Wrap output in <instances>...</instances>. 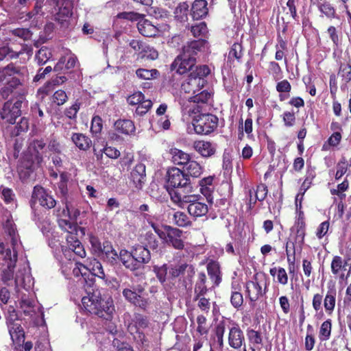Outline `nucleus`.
Here are the masks:
<instances>
[{"label":"nucleus","mask_w":351,"mask_h":351,"mask_svg":"<svg viewBox=\"0 0 351 351\" xmlns=\"http://www.w3.org/2000/svg\"><path fill=\"white\" fill-rule=\"evenodd\" d=\"M197 195V199L189 202L188 206L189 213L194 217H201L206 215L208 211V206L206 204L197 202L198 196Z\"/></svg>","instance_id":"obj_29"},{"label":"nucleus","mask_w":351,"mask_h":351,"mask_svg":"<svg viewBox=\"0 0 351 351\" xmlns=\"http://www.w3.org/2000/svg\"><path fill=\"white\" fill-rule=\"evenodd\" d=\"M210 97L211 93L208 90H204L193 95L191 99L192 101L197 104H207Z\"/></svg>","instance_id":"obj_60"},{"label":"nucleus","mask_w":351,"mask_h":351,"mask_svg":"<svg viewBox=\"0 0 351 351\" xmlns=\"http://www.w3.org/2000/svg\"><path fill=\"white\" fill-rule=\"evenodd\" d=\"M103 128V121L101 118L98 116H94L91 121L90 132L93 135L97 136L99 134Z\"/></svg>","instance_id":"obj_57"},{"label":"nucleus","mask_w":351,"mask_h":351,"mask_svg":"<svg viewBox=\"0 0 351 351\" xmlns=\"http://www.w3.org/2000/svg\"><path fill=\"white\" fill-rule=\"evenodd\" d=\"M130 180L137 189H141L146 180V167L143 163H138L130 173Z\"/></svg>","instance_id":"obj_19"},{"label":"nucleus","mask_w":351,"mask_h":351,"mask_svg":"<svg viewBox=\"0 0 351 351\" xmlns=\"http://www.w3.org/2000/svg\"><path fill=\"white\" fill-rule=\"evenodd\" d=\"M197 59L182 51L170 65L171 71H176L180 75L186 74L195 69Z\"/></svg>","instance_id":"obj_6"},{"label":"nucleus","mask_w":351,"mask_h":351,"mask_svg":"<svg viewBox=\"0 0 351 351\" xmlns=\"http://www.w3.org/2000/svg\"><path fill=\"white\" fill-rule=\"evenodd\" d=\"M119 258L127 269L132 271H136V267H135V261L132 251L131 252H128L125 250H121Z\"/></svg>","instance_id":"obj_36"},{"label":"nucleus","mask_w":351,"mask_h":351,"mask_svg":"<svg viewBox=\"0 0 351 351\" xmlns=\"http://www.w3.org/2000/svg\"><path fill=\"white\" fill-rule=\"evenodd\" d=\"M152 101L150 99H145L137 105L136 114L140 116L145 114L152 106Z\"/></svg>","instance_id":"obj_64"},{"label":"nucleus","mask_w":351,"mask_h":351,"mask_svg":"<svg viewBox=\"0 0 351 351\" xmlns=\"http://www.w3.org/2000/svg\"><path fill=\"white\" fill-rule=\"evenodd\" d=\"M94 156L97 162H101L104 158V154L110 159H117L120 156V152L117 148L109 146L107 143L101 147L97 144L93 145Z\"/></svg>","instance_id":"obj_14"},{"label":"nucleus","mask_w":351,"mask_h":351,"mask_svg":"<svg viewBox=\"0 0 351 351\" xmlns=\"http://www.w3.org/2000/svg\"><path fill=\"white\" fill-rule=\"evenodd\" d=\"M31 55L32 53V47L27 44H22L21 49L14 51L8 45L0 47V62L7 58L8 60L17 59L23 53Z\"/></svg>","instance_id":"obj_13"},{"label":"nucleus","mask_w":351,"mask_h":351,"mask_svg":"<svg viewBox=\"0 0 351 351\" xmlns=\"http://www.w3.org/2000/svg\"><path fill=\"white\" fill-rule=\"evenodd\" d=\"M115 130L120 134L130 135L135 132L134 122L129 119H118L114 123Z\"/></svg>","instance_id":"obj_31"},{"label":"nucleus","mask_w":351,"mask_h":351,"mask_svg":"<svg viewBox=\"0 0 351 351\" xmlns=\"http://www.w3.org/2000/svg\"><path fill=\"white\" fill-rule=\"evenodd\" d=\"M186 268L184 270V274L182 275L183 282L182 285L184 286L185 289H187V286L189 285V287L191 288L192 285V279L195 274V269L192 265L187 264Z\"/></svg>","instance_id":"obj_54"},{"label":"nucleus","mask_w":351,"mask_h":351,"mask_svg":"<svg viewBox=\"0 0 351 351\" xmlns=\"http://www.w3.org/2000/svg\"><path fill=\"white\" fill-rule=\"evenodd\" d=\"M7 324L12 340L16 343L23 342L25 332L21 326V320L17 318L16 314L10 315L7 319Z\"/></svg>","instance_id":"obj_10"},{"label":"nucleus","mask_w":351,"mask_h":351,"mask_svg":"<svg viewBox=\"0 0 351 351\" xmlns=\"http://www.w3.org/2000/svg\"><path fill=\"white\" fill-rule=\"evenodd\" d=\"M34 161L32 156H24L18 165L17 171L22 182H27L35 171Z\"/></svg>","instance_id":"obj_11"},{"label":"nucleus","mask_w":351,"mask_h":351,"mask_svg":"<svg viewBox=\"0 0 351 351\" xmlns=\"http://www.w3.org/2000/svg\"><path fill=\"white\" fill-rule=\"evenodd\" d=\"M29 119L27 118H21L16 125L10 130V136L18 137L21 134L27 132L29 130Z\"/></svg>","instance_id":"obj_40"},{"label":"nucleus","mask_w":351,"mask_h":351,"mask_svg":"<svg viewBox=\"0 0 351 351\" xmlns=\"http://www.w3.org/2000/svg\"><path fill=\"white\" fill-rule=\"evenodd\" d=\"M243 47L241 42L234 43L230 47L228 53V59L229 61L236 60L238 62H241L243 56Z\"/></svg>","instance_id":"obj_39"},{"label":"nucleus","mask_w":351,"mask_h":351,"mask_svg":"<svg viewBox=\"0 0 351 351\" xmlns=\"http://www.w3.org/2000/svg\"><path fill=\"white\" fill-rule=\"evenodd\" d=\"M123 295L125 299L132 304L145 311L150 305L148 294L145 293L144 287L141 285L131 289H124Z\"/></svg>","instance_id":"obj_5"},{"label":"nucleus","mask_w":351,"mask_h":351,"mask_svg":"<svg viewBox=\"0 0 351 351\" xmlns=\"http://www.w3.org/2000/svg\"><path fill=\"white\" fill-rule=\"evenodd\" d=\"M349 165L346 158L343 157L337 164V171L335 174L336 180H340L347 172Z\"/></svg>","instance_id":"obj_52"},{"label":"nucleus","mask_w":351,"mask_h":351,"mask_svg":"<svg viewBox=\"0 0 351 351\" xmlns=\"http://www.w3.org/2000/svg\"><path fill=\"white\" fill-rule=\"evenodd\" d=\"M254 192V199L250 198L248 210H251L257 201L262 202L267 197L268 189L265 184H260L256 186V189H252Z\"/></svg>","instance_id":"obj_32"},{"label":"nucleus","mask_w":351,"mask_h":351,"mask_svg":"<svg viewBox=\"0 0 351 351\" xmlns=\"http://www.w3.org/2000/svg\"><path fill=\"white\" fill-rule=\"evenodd\" d=\"M276 89L279 93V99L283 101L289 97V93L291 90V85L287 80H282L277 82Z\"/></svg>","instance_id":"obj_38"},{"label":"nucleus","mask_w":351,"mask_h":351,"mask_svg":"<svg viewBox=\"0 0 351 351\" xmlns=\"http://www.w3.org/2000/svg\"><path fill=\"white\" fill-rule=\"evenodd\" d=\"M218 123V117L211 113H201L193 119L194 131L199 135L211 134L217 129Z\"/></svg>","instance_id":"obj_4"},{"label":"nucleus","mask_w":351,"mask_h":351,"mask_svg":"<svg viewBox=\"0 0 351 351\" xmlns=\"http://www.w3.org/2000/svg\"><path fill=\"white\" fill-rule=\"evenodd\" d=\"M69 180V173L66 171H62L60 174V181L58 183V193L60 197L63 199L62 201H66L69 190L67 183Z\"/></svg>","instance_id":"obj_35"},{"label":"nucleus","mask_w":351,"mask_h":351,"mask_svg":"<svg viewBox=\"0 0 351 351\" xmlns=\"http://www.w3.org/2000/svg\"><path fill=\"white\" fill-rule=\"evenodd\" d=\"M158 57V51L153 47L147 45L146 43L143 46L141 52L138 55L137 59H149L156 60Z\"/></svg>","instance_id":"obj_45"},{"label":"nucleus","mask_w":351,"mask_h":351,"mask_svg":"<svg viewBox=\"0 0 351 351\" xmlns=\"http://www.w3.org/2000/svg\"><path fill=\"white\" fill-rule=\"evenodd\" d=\"M51 57V53L50 50L45 47H41L36 53L35 58L37 64L40 66L46 64Z\"/></svg>","instance_id":"obj_46"},{"label":"nucleus","mask_w":351,"mask_h":351,"mask_svg":"<svg viewBox=\"0 0 351 351\" xmlns=\"http://www.w3.org/2000/svg\"><path fill=\"white\" fill-rule=\"evenodd\" d=\"M189 5L186 2L180 3L175 10V18L180 21L185 22L188 20Z\"/></svg>","instance_id":"obj_44"},{"label":"nucleus","mask_w":351,"mask_h":351,"mask_svg":"<svg viewBox=\"0 0 351 351\" xmlns=\"http://www.w3.org/2000/svg\"><path fill=\"white\" fill-rule=\"evenodd\" d=\"M71 140L75 146L80 151L86 152L89 150L93 145L90 138L83 133H72Z\"/></svg>","instance_id":"obj_21"},{"label":"nucleus","mask_w":351,"mask_h":351,"mask_svg":"<svg viewBox=\"0 0 351 351\" xmlns=\"http://www.w3.org/2000/svg\"><path fill=\"white\" fill-rule=\"evenodd\" d=\"M206 276L204 272H200L197 274V278L195 281L194 287V295L199 297V295H205L208 291L206 282Z\"/></svg>","instance_id":"obj_37"},{"label":"nucleus","mask_w":351,"mask_h":351,"mask_svg":"<svg viewBox=\"0 0 351 351\" xmlns=\"http://www.w3.org/2000/svg\"><path fill=\"white\" fill-rule=\"evenodd\" d=\"M67 99L66 93L61 89L56 90L52 96V101L58 106L63 105Z\"/></svg>","instance_id":"obj_63"},{"label":"nucleus","mask_w":351,"mask_h":351,"mask_svg":"<svg viewBox=\"0 0 351 351\" xmlns=\"http://www.w3.org/2000/svg\"><path fill=\"white\" fill-rule=\"evenodd\" d=\"M27 280L30 281L29 273L25 269L19 270L14 278L16 285L25 287Z\"/></svg>","instance_id":"obj_58"},{"label":"nucleus","mask_w":351,"mask_h":351,"mask_svg":"<svg viewBox=\"0 0 351 351\" xmlns=\"http://www.w3.org/2000/svg\"><path fill=\"white\" fill-rule=\"evenodd\" d=\"M245 341L244 335L240 327L234 324L229 328L228 344L234 349L240 348Z\"/></svg>","instance_id":"obj_18"},{"label":"nucleus","mask_w":351,"mask_h":351,"mask_svg":"<svg viewBox=\"0 0 351 351\" xmlns=\"http://www.w3.org/2000/svg\"><path fill=\"white\" fill-rule=\"evenodd\" d=\"M12 245V251L10 248H7L2 252L3 258L7 263V267L9 269H14L17 261V252L15 249L16 245Z\"/></svg>","instance_id":"obj_41"},{"label":"nucleus","mask_w":351,"mask_h":351,"mask_svg":"<svg viewBox=\"0 0 351 351\" xmlns=\"http://www.w3.org/2000/svg\"><path fill=\"white\" fill-rule=\"evenodd\" d=\"M61 84V81L59 80V77L52 78L48 81L45 84L39 88L38 91L41 93L48 95L51 91L54 89L56 86Z\"/></svg>","instance_id":"obj_56"},{"label":"nucleus","mask_w":351,"mask_h":351,"mask_svg":"<svg viewBox=\"0 0 351 351\" xmlns=\"http://www.w3.org/2000/svg\"><path fill=\"white\" fill-rule=\"evenodd\" d=\"M194 301H197V306L205 313H208L210 308V300L204 297V295H199V297L194 295Z\"/></svg>","instance_id":"obj_59"},{"label":"nucleus","mask_w":351,"mask_h":351,"mask_svg":"<svg viewBox=\"0 0 351 351\" xmlns=\"http://www.w3.org/2000/svg\"><path fill=\"white\" fill-rule=\"evenodd\" d=\"M282 119L287 128L293 127L296 122L295 114L293 111H285L282 114Z\"/></svg>","instance_id":"obj_61"},{"label":"nucleus","mask_w":351,"mask_h":351,"mask_svg":"<svg viewBox=\"0 0 351 351\" xmlns=\"http://www.w3.org/2000/svg\"><path fill=\"white\" fill-rule=\"evenodd\" d=\"M137 28L139 33L145 37H155L159 32L158 29L154 25L143 17L138 21Z\"/></svg>","instance_id":"obj_23"},{"label":"nucleus","mask_w":351,"mask_h":351,"mask_svg":"<svg viewBox=\"0 0 351 351\" xmlns=\"http://www.w3.org/2000/svg\"><path fill=\"white\" fill-rule=\"evenodd\" d=\"M57 222L62 230L70 234V235L66 237V241L69 249L73 252L77 248V243H81L73 234H75L77 235L78 231H80L82 236H84L86 228L78 227L75 221H57Z\"/></svg>","instance_id":"obj_8"},{"label":"nucleus","mask_w":351,"mask_h":351,"mask_svg":"<svg viewBox=\"0 0 351 351\" xmlns=\"http://www.w3.org/2000/svg\"><path fill=\"white\" fill-rule=\"evenodd\" d=\"M241 129L247 134L248 138H252L254 136L253 131V120L251 115H249L243 125V119H241L239 124V130Z\"/></svg>","instance_id":"obj_51"},{"label":"nucleus","mask_w":351,"mask_h":351,"mask_svg":"<svg viewBox=\"0 0 351 351\" xmlns=\"http://www.w3.org/2000/svg\"><path fill=\"white\" fill-rule=\"evenodd\" d=\"M208 42L204 38L189 41L182 47V51L197 59V54L204 51Z\"/></svg>","instance_id":"obj_15"},{"label":"nucleus","mask_w":351,"mask_h":351,"mask_svg":"<svg viewBox=\"0 0 351 351\" xmlns=\"http://www.w3.org/2000/svg\"><path fill=\"white\" fill-rule=\"evenodd\" d=\"M305 226L306 224L304 221H298L291 229V232L296 234L297 239H298L301 243H303L304 241L305 236Z\"/></svg>","instance_id":"obj_48"},{"label":"nucleus","mask_w":351,"mask_h":351,"mask_svg":"<svg viewBox=\"0 0 351 351\" xmlns=\"http://www.w3.org/2000/svg\"><path fill=\"white\" fill-rule=\"evenodd\" d=\"M311 5H315L319 12L327 19H338L335 7L327 0H310Z\"/></svg>","instance_id":"obj_16"},{"label":"nucleus","mask_w":351,"mask_h":351,"mask_svg":"<svg viewBox=\"0 0 351 351\" xmlns=\"http://www.w3.org/2000/svg\"><path fill=\"white\" fill-rule=\"evenodd\" d=\"M210 73V69L206 64L195 66V69L189 73L186 80L182 84V90L186 93L195 94L204 86V77Z\"/></svg>","instance_id":"obj_3"},{"label":"nucleus","mask_w":351,"mask_h":351,"mask_svg":"<svg viewBox=\"0 0 351 351\" xmlns=\"http://www.w3.org/2000/svg\"><path fill=\"white\" fill-rule=\"evenodd\" d=\"M169 154L171 156L173 163L178 166L184 167L192 159L190 154L176 147L170 149Z\"/></svg>","instance_id":"obj_30"},{"label":"nucleus","mask_w":351,"mask_h":351,"mask_svg":"<svg viewBox=\"0 0 351 351\" xmlns=\"http://www.w3.org/2000/svg\"><path fill=\"white\" fill-rule=\"evenodd\" d=\"M217 144L210 141L197 140L193 143V148L204 158L214 156L217 152Z\"/></svg>","instance_id":"obj_12"},{"label":"nucleus","mask_w":351,"mask_h":351,"mask_svg":"<svg viewBox=\"0 0 351 351\" xmlns=\"http://www.w3.org/2000/svg\"><path fill=\"white\" fill-rule=\"evenodd\" d=\"M335 290H330L327 292L324 301V308L329 313L334 310L335 306Z\"/></svg>","instance_id":"obj_50"},{"label":"nucleus","mask_w":351,"mask_h":351,"mask_svg":"<svg viewBox=\"0 0 351 351\" xmlns=\"http://www.w3.org/2000/svg\"><path fill=\"white\" fill-rule=\"evenodd\" d=\"M337 75L341 81V89L345 90L351 82V62H340Z\"/></svg>","instance_id":"obj_26"},{"label":"nucleus","mask_w":351,"mask_h":351,"mask_svg":"<svg viewBox=\"0 0 351 351\" xmlns=\"http://www.w3.org/2000/svg\"><path fill=\"white\" fill-rule=\"evenodd\" d=\"M137 77L142 80H151L154 79L159 75V71L157 69H138L136 71Z\"/></svg>","instance_id":"obj_49"},{"label":"nucleus","mask_w":351,"mask_h":351,"mask_svg":"<svg viewBox=\"0 0 351 351\" xmlns=\"http://www.w3.org/2000/svg\"><path fill=\"white\" fill-rule=\"evenodd\" d=\"M186 176L184 171L175 167L169 169L167 173V190L171 200L179 205L197 199V195L193 194L191 179Z\"/></svg>","instance_id":"obj_2"},{"label":"nucleus","mask_w":351,"mask_h":351,"mask_svg":"<svg viewBox=\"0 0 351 351\" xmlns=\"http://www.w3.org/2000/svg\"><path fill=\"white\" fill-rule=\"evenodd\" d=\"M46 147V143L43 138H35L29 145V149L32 150L30 155L26 156H32V158L36 161L37 165H40L43 162V155Z\"/></svg>","instance_id":"obj_17"},{"label":"nucleus","mask_w":351,"mask_h":351,"mask_svg":"<svg viewBox=\"0 0 351 351\" xmlns=\"http://www.w3.org/2000/svg\"><path fill=\"white\" fill-rule=\"evenodd\" d=\"M32 199L38 201L39 204L46 209H51L56 205L53 197L40 185H36L34 187Z\"/></svg>","instance_id":"obj_9"},{"label":"nucleus","mask_w":351,"mask_h":351,"mask_svg":"<svg viewBox=\"0 0 351 351\" xmlns=\"http://www.w3.org/2000/svg\"><path fill=\"white\" fill-rule=\"evenodd\" d=\"M208 3L206 0H195L191 6V16L194 20L206 17L208 13Z\"/></svg>","instance_id":"obj_25"},{"label":"nucleus","mask_w":351,"mask_h":351,"mask_svg":"<svg viewBox=\"0 0 351 351\" xmlns=\"http://www.w3.org/2000/svg\"><path fill=\"white\" fill-rule=\"evenodd\" d=\"M136 271L143 268V265L149 262L151 255L149 250L142 245H138L132 250Z\"/></svg>","instance_id":"obj_20"},{"label":"nucleus","mask_w":351,"mask_h":351,"mask_svg":"<svg viewBox=\"0 0 351 351\" xmlns=\"http://www.w3.org/2000/svg\"><path fill=\"white\" fill-rule=\"evenodd\" d=\"M20 308L23 313L28 316L32 317L36 311L34 310L35 302L27 295H23L19 302Z\"/></svg>","instance_id":"obj_42"},{"label":"nucleus","mask_w":351,"mask_h":351,"mask_svg":"<svg viewBox=\"0 0 351 351\" xmlns=\"http://www.w3.org/2000/svg\"><path fill=\"white\" fill-rule=\"evenodd\" d=\"M152 226L154 228L155 232L158 234L160 238L167 237V243L172 245L175 249L182 250L184 247L183 241L181 239L182 231L169 226H165L164 230L162 231L155 226L152 223Z\"/></svg>","instance_id":"obj_7"},{"label":"nucleus","mask_w":351,"mask_h":351,"mask_svg":"<svg viewBox=\"0 0 351 351\" xmlns=\"http://www.w3.org/2000/svg\"><path fill=\"white\" fill-rule=\"evenodd\" d=\"M1 197L4 202L7 204H13L16 200V195L13 190L8 187H0Z\"/></svg>","instance_id":"obj_53"},{"label":"nucleus","mask_w":351,"mask_h":351,"mask_svg":"<svg viewBox=\"0 0 351 351\" xmlns=\"http://www.w3.org/2000/svg\"><path fill=\"white\" fill-rule=\"evenodd\" d=\"M182 171L184 172L186 178H197L202 174L204 167L198 162L191 159L183 167Z\"/></svg>","instance_id":"obj_28"},{"label":"nucleus","mask_w":351,"mask_h":351,"mask_svg":"<svg viewBox=\"0 0 351 351\" xmlns=\"http://www.w3.org/2000/svg\"><path fill=\"white\" fill-rule=\"evenodd\" d=\"M10 33L24 40H30L32 36V33L28 28H16L11 30Z\"/></svg>","instance_id":"obj_62"},{"label":"nucleus","mask_w":351,"mask_h":351,"mask_svg":"<svg viewBox=\"0 0 351 351\" xmlns=\"http://www.w3.org/2000/svg\"><path fill=\"white\" fill-rule=\"evenodd\" d=\"M100 306H97L95 313H90L100 317L108 320L114 311L112 300L108 298L107 300H102L99 303Z\"/></svg>","instance_id":"obj_24"},{"label":"nucleus","mask_w":351,"mask_h":351,"mask_svg":"<svg viewBox=\"0 0 351 351\" xmlns=\"http://www.w3.org/2000/svg\"><path fill=\"white\" fill-rule=\"evenodd\" d=\"M347 178L348 176L341 183L337 184V189H330V193L332 195H337L341 199L346 197V194H344L343 192L348 191L350 186L349 181Z\"/></svg>","instance_id":"obj_47"},{"label":"nucleus","mask_w":351,"mask_h":351,"mask_svg":"<svg viewBox=\"0 0 351 351\" xmlns=\"http://www.w3.org/2000/svg\"><path fill=\"white\" fill-rule=\"evenodd\" d=\"M246 291L251 302L257 301L260 297L266 293V287L264 290L256 281L250 280L246 282Z\"/></svg>","instance_id":"obj_27"},{"label":"nucleus","mask_w":351,"mask_h":351,"mask_svg":"<svg viewBox=\"0 0 351 351\" xmlns=\"http://www.w3.org/2000/svg\"><path fill=\"white\" fill-rule=\"evenodd\" d=\"M226 330V323L223 321L219 322L215 328V337L217 338V342L219 348L223 346V335Z\"/></svg>","instance_id":"obj_55"},{"label":"nucleus","mask_w":351,"mask_h":351,"mask_svg":"<svg viewBox=\"0 0 351 351\" xmlns=\"http://www.w3.org/2000/svg\"><path fill=\"white\" fill-rule=\"evenodd\" d=\"M189 29L195 38L202 37L205 39L208 34L207 25L204 21L191 25Z\"/></svg>","instance_id":"obj_43"},{"label":"nucleus","mask_w":351,"mask_h":351,"mask_svg":"<svg viewBox=\"0 0 351 351\" xmlns=\"http://www.w3.org/2000/svg\"><path fill=\"white\" fill-rule=\"evenodd\" d=\"M102 300L100 296V293L98 291H95L88 294V296L83 297L82 303L87 311L89 313H95L97 306H100L99 303Z\"/></svg>","instance_id":"obj_22"},{"label":"nucleus","mask_w":351,"mask_h":351,"mask_svg":"<svg viewBox=\"0 0 351 351\" xmlns=\"http://www.w3.org/2000/svg\"><path fill=\"white\" fill-rule=\"evenodd\" d=\"M1 229L10 237L12 245H16V228L14 221H0V230Z\"/></svg>","instance_id":"obj_33"},{"label":"nucleus","mask_w":351,"mask_h":351,"mask_svg":"<svg viewBox=\"0 0 351 351\" xmlns=\"http://www.w3.org/2000/svg\"><path fill=\"white\" fill-rule=\"evenodd\" d=\"M27 69L25 66L16 65L13 62L2 68L0 71V82L5 84L0 89V95L3 99H8L0 110V118L10 124L21 115L22 104L26 101L27 89L25 87Z\"/></svg>","instance_id":"obj_1"},{"label":"nucleus","mask_w":351,"mask_h":351,"mask_svg":"<svg viewBox=\"0 0 351 351\" xmlns=\"http://www.w3.org/2000/svg\"><path fill=\"white\" fill-rule=\"evenodd\" d=\"M208 274L213 281L214 285L217 286L221 282L219 265L215 261H210L206 266Z\"/></svg>","instance_id":"obj_34"}]
</instances>
